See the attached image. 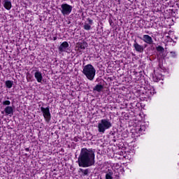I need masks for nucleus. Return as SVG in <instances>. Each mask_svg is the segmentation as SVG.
Masks as SVG:
<instances>
[{"mask_svg": "<svg viewBox=\"0 0 179 179\" xmlns=\"http://www.w3.org/2000/svg\"><path fill=\"white\" fill-rule=\"evenodd\" d=\"M94 151L92 149L82 148L78 159V166L84 168L94 166Z\"/></svg>", "mask_w": 179, "mask_h": 179, "instance_id": "f257e3e1", "label": "nucleus"}, {"mask_svg": "<svg viewBox=\"0 0 179 179\" xmlns=\"http://www.w3.org/2000/svg\"><path fill=\"white\" fill-rule=\"evenodd\" d=\"M83 73L89 80H93L96 76V69L92 64H87L83 69Z\"/></svg>", "mask_w": 179, "mask_h": 179, "instance_id": "f03ea898", "label": "nucleus"}, {"mask_svg": "<svg viewBox=\"0 0 179 179\" xmlns=\"http://www.w3.org/2000/svg\"><path fill=\"white\" fill-rule=\"evenodd\" d=\"M113 127L111 121L108 119H102L98 122V131L99 134H105L107 129H110Z\"/></svg>", "mask_w": 179, "mask_h": 179, "instance_id": "7ed1b4c3", "label": "nucleus"}, {"mask_svg": "<svg viewBox=\"0 0 179 179\" xmlns=\"http://www.w3.org/2000/svg\"><path fill=\"white\" fill-rule=\"evenodd\" d=\"M59 9L63 16H69L72 13L73 7L68 3H63Z\"/></svg>", "mask_w": 179, "mask_h": 179, "instance_id": "20e7f679", "label": "nucleus"}, {"mask_svg": "<svg viewBox=\"0 0 179 179\" xmlns=\"http://www.w3.org/2000/svg\"><path fill=\"white\" fill-rule=\"evenodd\" d=\"M41 111L43 114V118L46 122L51 121V113H50V107H41Z\"/></svg>", "mask_w": 179, "mask_h": 179, "instance_id": "39448f33", "label": "nucleus"}, {"mask_svg": "<svg viewBox=\"0 0 179 179\" xmlns=\"http://www.w3.org/2000/svg\"><path fill=\"white\" fill-rule=\"evenodd\" d=\"M69 48V43H68V42L66 41H64L59 45L58 50L59 52H68Z\"/></svg>", "mask_w": 179, "mask_h": 179, "instance_id": "423d86ee", "label": "nucleus"}, {"mask_svg": "<svg viewBox=\"0 0 179 179\" xmlns=\"http://www.w3.org/2000/svg\"><path fill=\"white\" fill-rule=\"evenodd\" d=\"M141 40L146 43V44H153V38L149 35H143V37H140Z\"/></svg>", "mask_w": 179, "mask_h": 179, "instance_id": "0eeeda50", "label": "nucleus"}, {"mask_svg": "<svg viewBox=\"0 0 179 179\" xmlns=\"http://www.w3.org/2000/svg\"><path fill=\"white\" fill-rule=\"evenodd\" d=\"M34 78L38 83H41V82H43V73L40 71L36 70L35 71Z\"/></svg>", "mask_w": 179, "mask_h": 179, "instance_id": "6e6552de", "label": "nucleus"}, {"mask_svg": "<svg viewBox=\"0 0 179 179\" xmlns=\"http://www.w3.org/2000/svg\"><path fill=\"white\" fill-rule=\"evenodd\" d=\"M152 79L153 82H159V80H163L164 77L162 74L155 72V73L152 74Z\"/></svg>", "mask_w": 179, "mask_h": 179, "instance_id": "1a4fd4ad", "label": "nucleus"}, {"mask_svg": "<svg viewBox=\"0 0 179 179\" xmlns=\"http://www.w3.org/2000/svg\"><path fill=\"white\" fill-rule=\"evenodd\" d=\"M146 131V126L145 124H138L135 128L136 134H143Z\"/></svg>", "mask_w": 179, "mask_h": 179, "instance_id": "9d476101", "label": "nucleus"}, {"mask_svg": "<svg viewBox=\"0 0 179 179\" xmlns=\"http://www.w3.org/2000/svg\"><path fill=\"white\" fill-rule=\"evenodd\" d=\"M134 47L137 52H143V45H139L136 41H134Z\"/></svg>", "mask_w": 179, "mask_h": 179, "instance_id": "9b49d317", "label": "nucleus"}, {"mask_svg": "<svg viewBox=\"0 0 179 179\" xmlns=\"http://www.w3.org/2000/svg\"><path fill=\"white\" fill-rule=\"evenodd\" d=\"M4 113L6 115L12 117L13 115V108L12 106H6L4 109Z\"/></svg>", "mask_w": 179, "mask_h": 179, "instance_id": "f8f14e48", "label": "nucleus"}, {"mask_svg": "<svg viewBox=\"0 0 179 179\" xmlns=\"http://www.w3.org/2000/svg\"><path fill=\"white\" fill-rule=\"evenodd\" d=\"M88 24L85 23L83 26L85 30H92V24H93V20L88 18Z\"/></svg>", "mask_w": 179, "mask_h": 179, "instance_id": "ddd939ff", "label": "nucleus"}, {"mask_svg": "<svg viewBox=\"0 0 179 179\" xmlns=\"http://www.w3.org/2000/svg\"><path fill=\"white\" fill-rule=\"evenodd\" d=\"M3 5L5 9H6L7 10H10V9L12 8V2H10V1L9 0H4L3 1Z\"/></svg>", "mask_w": 179, "mask_h": 179, "instance_id": "4468645a", "label": "nucleus"}, {"mask_svg": "<svg viewBox=\"0 0 179 179\" xmlns=\"http://www.w3.org/2000/svg\"><path fill=\"white\" fill-rule=\"evenodd\" d=\"M86 45H87V43L85 42L78 43L76 44V50H78V51H82V50H85V48H86Z\"/></svg>", "mask_w": 179, "mask_h": 179, "instance_id": "2eb2a0df", "label": "nucleus"}, {"mask_svg": "<svg viewBox=\"0 0 179 179\" xmlns=\"http://www.w3.org/2000/svg\"><path fill=\"white\" fill-rule=\"evenodd\" d=\"M103 89H104V87L102 85H96L94 88V92H98V93H100L103 92Z\"/></svg>", "mask_w": 179, "mask_h": 179, "instance_id": "dca6fc26", "label": "nucleus"}, {"mask_svg": "<svg viewBox=\"0 0 179 179\" xmlns=\"http://www.w3.org/2000/svg\"><path fill=\"white\" fill-rule=\"evenodd\" d=\"M5 85H6V87H7V89H12V87L13 86V81L6 80L5 82Z\"/></svg>", "mask_w": 179, "mask_h": 179, "instance_id": "f3484780", "label": "nucleus"}, {"mask_svg": "<svg viewBox=\"0 0 179 179\" xmlns=\"http://www.w3.org/2000/svg\"><path fill=\"white\" fill-rule=\"evenodd\" d=\"M106 179H113V172L109 171L106 174Z\"/></svg>", "mask_w": 179, "mask_h": 179, "instance_id": "a211bd4d", "label": "nucleus"}, {"mask_svg": "<svg viewBox=\"0 0 179 179\" xmlns=\"http://www.w3.org/2000/svg\"><path fill=\"white\" fill-rule=\"evenodd\" d=\"M157 52H164V48L162 46H157L156 48Z\"/></svg>", "mask_w": 179, "mask_h": 179, "instance_id": "6ab92c4d", "label": "nucleus"}, {"mask_svg": "<svg viewBox=\"0 0 179 179\" xmlns=\"http://www.w3.org/2000/svg\"><path fill=\"white\" fill-rule=\"evenodd\" d=\"M158 58H164L166 57V55L164 54V52H158L157 53Z\"/></svg>", "mask_w": 179, "mask_h": 179, "instance_id": "aec40b11", "label": "nucleus"}, {"mask_svg": "<svg viewBox=\"0 0 179 179\" xmlns=\"http://www.w3.org/2000/svg\"><path fill=\"white\" fill-rule=\"evenodd\" d=\"M80 171L84 176H87V174H89V169H80Z\"/></svg>", "mask_w": 179, "mask_h": 179, "instance_id": "412c9836", "label": "nucleus"}, {"mask_svg": "<svg viewBox=\"0 0 179 179\" xmlns=\"http://www.w3.org/2000/svg\"><path fill=\"white\" fill-rule=\"evenodd\" d=\"M2 103H3V106H10V101H3Z\"/></svg>", "mask_w": 179, "mask_h": 179, "instance_id": "4be33fe9", "label": "nucleus"}, {"mask_svg": "<svg viewBox=\"0 0 179 179\" xmlns=\"http://www.w3.org/2000/svg\"><path fill=\"white\" fill-rule=\"evenodd\" d=\"M170 54L173 58H176V57H177V54L176 53V52H171Z\"/></svg>", "mask_w": 179, "mask_h": 179, "instance_id": "5701e85b", "label": "nucleus"}, {"mask_svg": "<svg viewBox=\"0 0 179 179\" xmlns=\"http://www.w3.org/2000/svg\"><path fill=\"white\" fill-rule=\"evenodd\" d=\"M53 40H54V41H55V40H57V36H54Z\"/></svg>", "mask_w": 179, "mask_h": 179, "instance_id": "b1692460", "label": "nucleus"}, {"mask_svg": "<svg viewBox=\"0 0 179 179\" xmlns=\"http://www.w3.org/2000/svg\"><path fill=\"white\" fill-rule=\"evenodd\" d=\"M164 2H167L168 0H162Z\"/></svg>", "mask_w": 179, "mask_h": 179, "instance_id": "393cba45", "label": "nucleus"}]
</instances>
